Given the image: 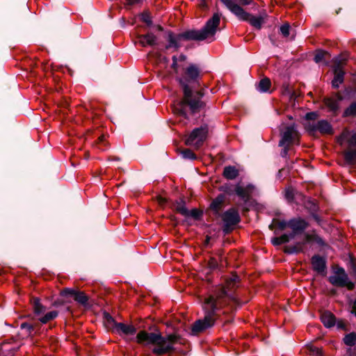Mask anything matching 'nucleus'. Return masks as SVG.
Returning <instances> with one entry per match:
<instances>
[{"mask_svg": "<svg viewBox=\"0 0 356 356\" xmlns=\"http://www.w3.org/2000/svg\"><path fill=\"white\" fill-rule=\"evenodd\" d=\"M240 277L236 273L226 279V287L216 288L212 294L206 298L202 307L204 317L196 320L191 325V334L198 335L214 326L217 321H222L221 313L223 315L233 313L242 303L229 293V291L237 287Z\"/></svg>", "mask_w": 356, "mask_h": 356, "instance_id": "1", "label": "nucleus"}, {"mask_svg": "<svg viewBox=\"0 0 356 356\" xmlns=\"http://www.w3.org/2000/svg\"><path fill=\"white\" fill-rule=\"evenodd\" d=\"M202 76L200 65L190 63L183 70L181 76L177 79L183 92V98L176 108V112L185 119H188L186 108H188L191 115H195L207 106L202 99L204 96V89L201 88Z\"/></svg>", "mask_w": 356, "mask_h": 356, "instance_id": "2", "label": "nucleus"}, {"mask_svg": "<svg viewBox=\"0 0 356 356\" xmlns=\"http://www.w3.org/2000/svg\"><path fill=\"white\" fill-rule=\"evenodd\" d=\"M136 339L139 343L154 345L153 353L158 356H161L172 352L174 350L173 344L179 342L180 337L176 334H169L165 338L159 333L140 331L137 334Z\"/></svg>", "mask_w": 356, "mask_h": 356, "instance_id": "3", "label": "nucleus"}, {"mask_svg": "<svg viewBox=\"0 0 356 356\" xmlns=\"http://www.w3.org/2000/svg\"><path fill=\"white\" fill-rule=\"evenodd\" d=\"M220 22V15L214 13L200 30L188 29L178 33V38L184 41H202L209 36H213Z\"/></svg>", "mask_w": 356, "mask_h": 356, "instance_id": "4", "label": "nucleus"}, {"mask_svg": "<svg viewBox=\"0 0 356 356\" xmlns=\"http://www.w3.org/2000/svg\"><path fill=\"white\" fill-rule=\"evenodd\" d=\"M219 218L222 222L221 229L225 236L231 234L241 220L238 210L234 207L222 212Z\"/></svg>", "mask_w": 356, "mask_h": 356, "instance_id": "5", "label": "nucleus"}, {"mask_svg": "<svg viewBox=\"0 0 356 356\" xmlns=\"http://www.w3.org/2000/svg\"><path fill=\"white\" fill-rule=\"evenodd\" d=\"M238 19L244 22H248L250 24L257 30H260L263 24L265 22L264 17L261 15L255 17L252 14L246 12L243 7L236 4L230 11Z\"/></svg>", "mask_w": 356, "mask_h": 356, "instance_id": "6", "label": "nucleus"}, {"mask_svg": "<svg viewBox=\"0 0 356 356\" xmlns=\"http://www.w3.org/2000/svg\"><path fill=\"white\" fill-rule=\"evenodd\" d=\"M208 131L209 127L207 124H203L200 127L195 128L186 139L185 144L199 149L206 140Z\"/></svg>", "mask_w": 356, "mask_h": 356, "instance_id": "7", "label": "nucleus"}, {"mask_svg": "<svg viewBox=\"0 0 356 356\" xmlns=\"http://www.w3.org/2000/svg\"><path fill=\"white\" fill-rule=\"evenodd\" d=\"M305 128L307 131L310 134H314L316 131H318L322 134L332 135L334 130L330 123L326 120H321L317 123L307 122L305 124Z\"/></svg>", "mask_w": 356, "mask_h": 356, "instance_id": "8", "label": "nucleus"}, {"mask_svg": "<svg viewBox=\"0 0 356 356\" xmlns=\"http://www.w3.org/2000/svg\"><path fill=\"white\" fill-rule=\"evenodd\" d=\"M333 73L334 79L332 81V87L337 89L339 85L344 81L345 71L342 67L343 62L339 58H334L333 59Z\"/></svg>", "mask_w": 356, "mask_h": 356, "instance_id": "9", "label": "nucleus"}, {"mask_svg": "<svg viewBox=\"0 0 356 356\" xmlns=\"http://www.w3.org/2000/svg\"><path fill=\"white\" fill-rule=\"evenodd\" d=\"M311 264L313 270L318 274L325 275L327 273V260L325 257L314 254L311 258Z\"/></svg>", "mask_w": 356, "mask_h": 356, "instance_id": "10", "label": "nucleus"}, {"mask_svg": "<svg viewBox=\"0 0 356 356\" xmlns=\"http://www.w3.org/2000/svg\"><path fill=\"white\" fill-rule=\"evenodd\" d=\"M225 200L226 197L224 194L220 193L210 203L207 212L211 211L216 218H219L220 215L222 213L221 211L224 207Z\"/></svg>", "mask_w": 356, "mask_h": 356, "instance_id": "11", "label": "nucleus"}, {"mask_svg": "<svg viewBox=\"0 0 356 356\" xmlns=\"http://www.w3.org/2000/svg\"><path fill=\"white\" fill-rule=\"evenodd\" d=\"M296 132L295 124L289 125L285 127L284 131L281 134V139L279 141V146L284 145H293L295 141L294 134Z\"/></svg>", "mask_w": 356, "mask_h": 356, "instance_id": "12", "label": "nucleus"}, {"mask_svg": "<svg viewBox=\"0 0 356 356\" xmlns=\"http://www.w3.org/2000/svg\"><path fill=\"white\" fill-rule=\"evenodd\" d=\"M289 227H290L294 232L302 234L305 229L309 227V223L301 218H293L288 221Z\"/></svg>", "mask_w": 356, "mask_h": 356, "instance_id": "13", "label": "nucleus"}, {"mask_svg": "<svg viewBox=\"0 0 356 356\" xmlns=\"http://www.w3.org/2000/svg\"><path fill=\"white\" fill-rule=\"evenodd\" d=\"M305 208L309 211L310 216L312 218L318 223V225H321V218L317 214V212L319 210V206L316 200L308 199L304 203Z\"/></svg>", "mask_w": 356, "mask_h": 356, "instance_id": "14", "label": "nucleus"}, {"mask_svg": "<svg viewBox=\"0 0 356 356\" xmlns=\"http://www.w3.org/2000/svg\"><path fill=\"white\" fill-rule=\"evenodd\" d=\"M348 143L350 145L356 146V132L351 136L350 138L348 140ZM343 156L348 164H354L356 159V149L354 150L346 151L343 153Z\"/></svg>", "mask_w": 356, "mask_h": 356, "instance_id": "15", "label": "nucleus"}, {"mask_svg": "<svg viewBox=\"0 0 356 356\" xmlns=\"http://www.w3.org/2000/svg\"><path fill=\"white\" fill-rule=\"evenodd\" d=\"M115 330L126 339L131 340L134 334V327L131 325H128L124 323H118L116 325Z\"/></svg>", "mask_w": 356, "mask_h": 356, "instance_id": "16", "label": "nucleus"}, {"mask_svg": "<svg viewBox=\"0 0 356 356\" xmlns=\"http://www.w3.org/2000/svg\"><path fill=\"white\" fill-rule=\"evenodd\" d=\"M337 99H334L332 97H325L323 99L324 104L329 108L330 111L334 113H337L339 109V102L343 100V97L337 94Z\"/></svg>", "mask_w": 356, "mask_h": 356, "instance_id": "17", "label": "nucleus"}, {"mask_svg": "<svg viewBox=\"0 0 356 356\" xmlns=\"http://www.w3.org/2000/svg\"><path fill=\"white\" fill-rule=\"evenodd\" d=\"M321 321L327 328L334 327L337 323L336 316L330 311H325L321 315Z\"/></svg>", "mask_w": 356, "mask_h": 356, "instance_id": "18", "label": "nucleus"}, {"mask_svg": "<svg viewBox=\"0 0 356 356\" xmlns=\"http://www.w3.org/2000/svg\"><path fill=\"white\" fill-rule=\"evenodd\" d=\"M167 40L168 43L165 47V49L174 48L177 51L181 47V44L179 42L181 41V39H179L178 34H175L171 31H169L167 33Z\"/></svg>", "mask_w": 356, "mask_h": 356, "instance_id": "19", "label": "nucleus"}, {"mask_svg": "<svg viewBox=\"0 0 356 356\" xmlns=\"http://www.w3.org/2000/svg\"><path fill=\"white\" fill-rule=\"evenodd\" d=\"M139 39L140 43L142 46L145 47L146 45L154 46L156 44V36L151 32L147 33L145 35H137Z\"/></svg>", "mask_w": 356, "mask_h": 356, "instance_id": "20", "label": "nucleus"}, {"mask_svg": "<svg viewBox=\"0 0 356 356\" xmlns=\"http://www.w3.org/2000/svg\"><path fill=\"white\" fill-rule=\"evenodd\" d=\"M348 276H340L339 275H330L328 277V282L333 286L337 287H345Z\"/></svg>", "mask_w": 356, "mask_h": 356, "instance_id": "21", "label": "nucleus"}, {"mask_svg": "<svg viewBox=\"0 0 356 356\" xmlns=\"http://www.w3.org/2000/svg\"><path fill=\"white\" fill-rule=\"evenodd\" d=\"M238 175L239 172L235 166L228 165L224 168L222 175L227 179L233 180L236 179Z\"/></svg>", "mask_w": 356, "mask_h": 356, "instance_id": "22", "label": "nucleus"}, {"mask_svg": "<svg viewBox=\"0 0 356 356\" xmlns=\"http://www.w3.org/2000/svg\"><path fill=\"white\" fill-rule=\"evenodd\" d=\"M235 193L243 201L244 204L249 203L251 199V195L247 192V190L244 189V187L236 184Z\"/></svg>", "mask_w": 356, "mask_h": 356, "instance_id": "23", "label": "nucleus"}, {"mask_svg": "<svg viewBox=\"0 0 356 356\" xmlns=\"http://www.w3.org/2000/svg\"><path fill=\"white\" fill-rule=\"evenodd\" d=\"M307 241H313L317 243L320 247L329 248L330 245L318 234H306Z\"/></svg>", "mask_w": 356, "mask_h": 356, "instance_id": "24", "label": "nucleus"}, {"mask_svg": "<svg viewBox=\"0 0 356 356\" xmlns=\"http://www.w3.org/2000/svg\"><path fill=\"white\" fill-rule=\"evenodd\" d=\"M271 81L270 79L264 77L261 79L257 85V90L261 92H268L270 91Z\"/></svg>", "mask_w": 356, "mask_h": 356, "instance_id": "25", "label": "nucleus"}, {"mask_svg": "<svg viewBox=\"0 0 356 356\" xmlns=\"http://www.w3.org/2000/svg\"><path fill=\"white\" fill-rule=\"evenodd\" d=\"M138 19L146 26L149 27L152 25V19L150 12L148 10H144L138 15Z\"/></svg>", "mask_w": 356, "mask_h": 356, "instance_id": "26", "label": "nucleus"}, {"mask_svg": "<svg viewBox=\"0 0 356 356\" xmlns=\"http://www.w3.org/2000/svg\"><path fill=\"white\" fill-rule=\"evenodd\" d=\"M342 341L343 343L347 346H355L356 345V332H351L348 334H345Z\"/></svg>", "mask_w": 356, "mask_h": 356, "instance_id": "27", "label": "nucleus"}, {"mask_svg": "<svg viewBox=\"0 0 356 356\" xmlns=\"http://www.w3.org/2000/svg\"><path fill=\"white\" fill-rule=\"evenodd\" d=\"M104 324L107 329H115L116 325L118 323H116L113 318L107 312L104 313Z\"/></svg>", "mask_w": 356, "mask_h": 356, "instance_id": "28", "label": "nucleus"}, {"mask_svg": "<svg viewBox=\"0 0 356 356\" xmlns=\"http://www.w3.org/2000/svg\"><path fill=\"white\" fill-rule=\"evenodd\" d=\"M218 190L222 192V194L227 195H232L235 193L236 185L229 183H225L218 188Z\"/></svg>", "mask_w": 356, "mask_h": 356, "instance_id": "29", "label": "nucleus"}, {"mask_svg": "<svg viewBox=\"0 0 356 356\" xmlns=\"http://www.w3.org/2000/svg\"><path fill=\"white\" fill-rule=\"evenodd\" d=\"M32 305L35 314L40 316L45 312V307L40 303V299L37 298H33Z\"/></svg>", "mask_w": 356, "mask_h": 356, "instance_id": "30", "label": "nucleus"}, {"mask_svg": "<svg viewBox=\"0 0 356 356\" xmlns=\"http://www.w3.org/2000/svg\"><path fill=\"white\" fill-rule=\"evenodd\" d=\"M175 210L181 215L188 217V209L186 207V201L184 197L180 199V202H177Z\"/></svg>", "mask_w": 356, "mask_h": 356, "instance_id": "31", "label": "nucleus"}, {"mask_svg": "<svg viewBox=\"0 0 356 356\" xmlns=\"http://www.w3.org/2000/svg\"><path fill=\"white\" fill-rule=\"evenodd\" d=\"M326 56L330 57V55L328 53V51L323 50V49H317L315 51L314 61L316 63H320L321 62H323L325 60Z\"/></svg>", "mask_w": 356, "mask_h": 356, "instance_id": "32", "label": "nucleus"}, {"mask_svg": "<svg viewBox=\"0 0 356 356\" xmlns=\"http://www.w3.org/2000/svg\"><path fill=\"white\" fill-rule=\"evenodd\" d=\"M179 153L182 156L184 159L196 160L197 156L196 154L190 149H179Z\"/></svg>", "mask_w": 356, "mask_h": 356, "instance_id": "33", "label": "nucleus"}, {"mask_svg": "<svg viewBox=\"0 0 356 356\" xmlns=\"http://www.w3.org/2000/svg\"><path fill=\"white\" fill-rule=\"evenodd\" d=\"M284 252L287 254H298L300 252H302V248L298 246L296 243L293 245L284 246Z\"/></svg>", "mask_w": 356, "mask_h": 356, "instance_id": "34", "label": "nucleus"}, {"mask_svg": "<svg viewBox=\"0 0 356 356\" xmlns=\"http://www.w3.org/2000/svg\"><path fill=\"white\" fill-rule=\"evenodd\" d=\"M58 315V312L56 311H51L48 313H47L45 315L41 316L39 318V321L45 324L48 323L49 321L56 318Z\"/></svg>", "mask_w": 356, "mask_h": 356, "instance_id": "35", "label": "nucleus"}, {"mask_svg": "<svg viewBox=\"0 0 356 356\" xmlns=\"http://www.w3.org/2000/svg\"><path fill=\"white\" fill-rule=\"evenodd\" d=\"M343 117L356 116V101L352 102L348 107H347L343 113Z\"/></svg>", "mask_w": 356, "mask_h": 356, "instance_id": "36", "label": "nucleus"}, {"mask_svg": "<svg viewBox=\"0 0 356 356\" xmlns=\"http://www.w3.org/2000/svg\"><path fill=\"white\" fill-rule=\"evenodd\" d=\"M203 216V211L194 208L188 211V217H191L195 220H200Z\"/></svg>", "mask_w": 356, "mask_h": 356, "instance_id": "37", "label": "nucleus"}, {"mask_svg": "<svg viewBox=\"0 0 356 356\" xmlns=\"http://www.w3.org/2000/svg\"><path fill=\"white\" fill-rule=\"evenodd\" d=\"M74 300L81 305H86L88 297L83 292L76 291L74 296Z\"/></svg>", "mask_w": 356, "mask_h": 356, "instance_id": "38", "label": "nucleus"}, {"mask_svg": "<svg viewBox=\"0 0 356 356\" xmlns=\"http://www.w3.org/2000/svg\"><path fill=\"white\" fill-rule=\"evenodd\" d=\"M297 192L296 190H294L292 187H289L285 190V198L288 200V202H292L295 199V194Z\"/></svg>", "mask_w": 356, "mask_h": 356, "instance_id": "39", "label": "nucleus"}, {"mask_svg": "<svg viewBox=\"0 0 356 356\" xmlns=\"http://www.w3.org/2000/svg\"><path fill=\"white\" fill-rule=\"evenodd\" d=\"M336 325H337V329L339 330H342L345 332H348L350 330L348 325V323L345 321L344 319H342V318H339V319H337V323H336Z\"/></svg>", "mask_w": 356, "mask_h": 356, "instance_id": "40", "label": "nucleus"}, {"mask_svg": "<svg viewBox=\"0 0 356 356\" xmlns=\"http://www.w3.org/2000/svg\"><path fill=\"white\" fill-rule=\"evenodd\" d=\"M273 223H276V227L280 230L284 231L287 227H289L288 222L285 220H279L276 218L273 219Z\"/></svg>", "mask_w": 356, "mask_h": 356, "instance_id": "41", "label": "nucleus"}, {"mask_svg": "<svg viewBox=\"0 0 356 356\" xmlns=\"http://www.w3.org/2000/svg\"><path fill=\"white\" fill-rule=\"evenodd\" d=\"M290 24L289 23H285L283 25H282L280 28V31L282 33V35L284 38H287L290 34Z\"/></svg>", "mask_w": 356, "mask_h": 356, "instance_id": "42", "label": "nucleus"}, {"mask_svg": "<svg viewBox=\"0 0 356 356\" xmlns=\"http://www.w3.org/2000/svg\"><path fill=\"white\" fill-rule=\"evenodd\" d=\"M356 92V89L351 86L346 87L343 91L344 97L351 98Z\"/></svg>", "mask_w": 356, "mask_h": 356, "instance_id": "43", "label": "nucleus"}, {"mask_svg": "<svg viewBox=\"0 0 356 356\" xmlns=\"http://www.w3.org/2000/svg\"><path fill=\"white\" fill-rule=\"evenodd\" d=\"M208 267L210 270H213L218 268V263L214 257H211L208 261Z\"/></svg>", "mask_w": 356, "mask_h": 356, "instance_id": "44", "label": "nucleus"}, {"mask_svg": "<svg viewBox=\"0 0 356 356\" xmlns=\"http://www.w3.org/2000/svg\"><path fill=\"white\" fill-rule=\"evenodd\" d=\"M318 117V113L312 111V112L307 113L305 118L306 120H308V121H310V120L314 121V120H316Z\"/></svg>", "mask_w": 356, "mask_h": 356, "instance_id": "45", "label": "nucleus"}, {"mask_svg": "<svg viewBox=\"0 0 356 356\" xmlns=\"http://www.w3.org/2000/svg\"><path fill=\"white\" fill-rule=\"evenodd\" d=\"M350 274L356 276V264L353 257L350 258Z\"/></svg>", "mask_w": 356, "mask_h": 356, "instance_id": "46", "label": "nucleus"}, {"mask_svg": "<svg viewBox=\"0 0 356 356\" xmlns=\"http://www.w3.org/2000/svg\"><path fill=\"white\" fill-rule=\"evenodd\" d=\"M76 291H76L74 289H72L65 288V289H64L62 291L61 295L64 296H73L74 297L75 293H76Z\"/></svg>", "mask_w": 356, "mask_h": 356, "instance_id": "47", "label": "nucleus"}, {"mask_svg": "<svg viewBox=\"0 0 356 356\" xmlns=\"http://www.w3.org/2000/svg\"><path fill=\"white\" fill-rule=\"evenodd\" d=\"M21 329L26 330L27 332V334H31L32 331L33 330V326L29 323H23L20 325Z\"/></svg>", "mask_w": 356, "mask_h": 356, "instance_id": "48", "label": "nucleus"}, {"mask_svg": "<svg viewBox=\"0 0 356 356\" xmlns=\"http://www.w3.org/2000/svg\"><path fill=\"white\" fill-rule=\"evenodd\" d=\"M226 8L231 11L232 8L236 4L232 0H220Z\"/></svg>", "mask_w": 356, "mask_h": 356, "instance_id": "49", "label": "nucleus"}, {"mask_svg": "<svg viewBox=\"0 0 356 356\" xmlns=\"http://www.w3.org/2000/svg\"><path fill=\"white\" fill-rule=\"evenodd\" d=\"M290 145H284L283 146H282L283 147V149H282L281 152H280V156L282 157V158H286L287 156H288V154H289V151L290 149Z\"/></svg>", "mask_w": 356, "mask_h": 356, "instance_id": "50", "label": "nucleus"}, {"mask_svg": "<svg viewBox=\"0 0 356 356\" xmlns=\"http://www.w3.org/2000/svg\"><path fill=\"white\" fill-rule=\"evenodd\" d=\"M349 305H351L350 313L356 317V299L354 300L350 299Z\"/></svg>", "mask_w": 356, "mask_h": 356, "instance_id": "51", "label": "nucleus"}, {"mask_svg": "<svg viewBox=\"0 0 356 356\" xmlns=\"http://www.w3.org/2000/svg\"><path fill=\"white\" fill-rule=\"evenodd\" d=\"M334 275H339L340 276H348L344 268L342 267H338L334 271Z\"/></svg>", "mask_w": 356, "mask_h": 356, "instance_id": "52", "label": "nucleus"}, {"mask_svg": "<svg viewBox=\"0 0 356 356\" xmlns=\"http://www.w3.org/2000/svg\"><path fill=\"white\" fill-rule=\"evenodd\" d=\"M253 3L252 0H238V3L240 6H245L248 5H251Z\"/></svg>", "mask_w": 356, "mask_h": 356, "instance_id": "53", "label": "nucleus"}, {"mask_svg": "<svg viewBox=\"0 0 356 356\" xmlns=\"http://www.w3.org/2000/svg\"><path fill=\"white\" fill-rule=\"evenodd\" d=\"M280 241H281L282 244H285L289 243L290 241L289 240V236L287 234H284L282 236H279Z\"/></svg>", "mask_w": 356, "mask_h": 356, "instance_id": "54", "label": "nucleus"}, {"mask_svg": "<svg viewBox=\"0 0 356 356\" xmlns=\"http://www.w3.org/2000/svg\"><path fill=\"white\" fill-rule=\"evenodd\" d=\"M346 285L345 287H347V289L350 291H352L355 289V284L354 282L349 280V278L348 277V280H346Z\"/></svg>", "mask_w": 356, "mask_h": 356, "instance_id": "55", "label": "nucleus"}, {"mask_svg": "<svg viewBox=\"0 0 356 356\" xmlns=\"http://www.w3.org/2000/svg\"><path fill=\"white\" fill-rule=\"evenodd\" d=\"M312 351L315 353L316 355L318 356H323V350L321 348H318L317 347H314L312 349Z\"/></svg>", "mask_w": 356, "mask_h": 356, "instance_id": "56", "label": "nucleus"}, {"mask_svg": "<svg viewBox=\"0 0 356 356\" xmlns=\"http://www.w3.org/2000/svg\"><path fill=\"white\" fill-rule=\"evenodd\" d=\"M271 243L275 246H277V245H282L281 241H280V238L279 237H273V238H271Z\"/></svg>", "mask_w": 356, "mask_h": 356, "instance_id": "57", "label": "nucleus"}, {"mask_svg": "<svg viewBox=\"0 0 356 356\" xmlns=\"http://www.w3.org/2000/svg\"><path fill=\"white\" fill-rule=\"evenodd\" d=\"M172 63L171 65V67L174 70H177V58L176 56H173L172 58Z\"/></svg>", "mask_w": 356, "mask_h": 356, "instance_id": "58", "label": "nucleus"}, {"mask_svg": "<svg viewBox=\"0 0 356 356\" xmlns=\"http://www.w3.org/2000/svg\"><path fill=\"white\" fill-rule=\"evenodd\" d=\"M234 321V316L232 314L227 319L225 320L222 326H225L227 324L232 323Z\"/></svg>", "mask_w": 356, "mask_h": 356, "instance_id": "59", "label": "nucleus"}, {"mask_svg": "<svg viewBox=\"0 0 356 356\" xmlns=\"http://www.w3.org/2000/svg\"><path fill=\"white\" fill-rule=\"evenodd\" d=\"M346 134H344V133H342L338 138H337V142L339 143V144H342V143L343 142V140L346 139Z\"/></svg>", "mask_w": 356, "mask_h": 356, "instance_id": "60", "label": "nucleus"}, {"mask_svg": "<svg viewBox=\"0 0 356 356\" xmlns=\"http://www.w3.org/2000/svg\"><path fill=\"white\" fill-rule=\"evenodd\" d=\"M254 186L252 184H248L245 187H244V189L247 190V192L251 195L254 190Z\"/></svg>", "mask_w": 356, "mask_h": 356, "instance_id": "61", "label": "nucleus"}, {"mask_svg": "<svg viewBox=\"0 0 356 356\" xmlns=\"http://www.w3.org/2000/svg\"><path fill=\"white\" fill-rule=\"evenodd\" d=\"M300 234L298 232H294L293 230L289 234H287V236H289V240L291 241V239H293L296 235Z\"/></svg>", "mask_w": 356, "mask_h": 356, "instance_id": "62", "label": "nucleus"}, {"mask_svg": "<svg viewBox=\"0 0 356 356\" xmlns=\"http://www.w3.org/2000/svg\"><path fill=\"white\" fill-rule=\"evenodd\" d=\"M309 241H307V239H306V235L305 236V240L302 241H299V242H297V244L298 246H300V248H302V249L304 248V246L305 245L306 243H309Z\"/></svg>", "mask_w": 356, "mask_h": 356, "instance_id": "63", "label": "nucleus"}, {"mask_svg": "<svg viewBox=\"0 0 356 356\" xmlns=\"http://www.w3.org/2000/svg\"><path fill=\"white\" fill-rule=\"evenodd\" d=\"M268 38H269V40H270L273 45H274V46L277 45L275 36L274 35H270L268 36Z\"/></svg>", "mask_w": 356, "mask_h": 356, "instance_id": "64", "label": "nucleus"}]
</instances>
